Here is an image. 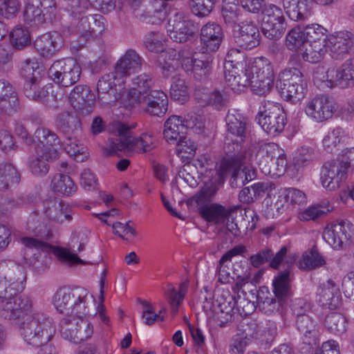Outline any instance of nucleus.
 <instances>
[{
	"instance_id": "f257e3e1",
	"label": "nucleus",
	"mask_w": 354,
	"mask_h": 354,
	"mask_svg": "<svg viewBox=\"0 0 354 354\" xmlns=\"http://www.w3.org/2000/svg\"><path fill=\"white\" fill-rule=\"evenodd\" d=\"M14 274H8L0 281V308L5 319L15 321L32 309V300L28 295L17 294L24 289L26 276L23 270L17 268Z\"/></svg>"
},
{
	"instance_id": "f03ea898",
	"label": "nucleus",
	"mask_w": 354,
	"mask_h": 354,
	"mask_svg": "<svg viewBox=\"0 0 354 354\" xmlns=\"http://www.w3.org/2000/svg\"><path fill=\"white\" fill-rule=\"evenodd\" d=\"M30 310L16 319V326L27 344L37 347L52 340L56 326L53 319L44 313L27 315Z\"/></svg>"
},
{
	"instance_id": "7ed1b4c3",
	"label": "nucleus",
	"mask_w": 354,
	"mask_h": 354,
	"mask_svg": "<svg viewBox=\"0 0 354 354\" xmlns=\"http://www.w3.org/2000/svg\"><path fill=\"white\" fill-rule=\"evenodd\" d=\"M113 127L115 134L109 139L104 147L107 155L120 151L126 154L145 152L155 147L156 139L152 133H142L139 138H136L131 136L126 124L118 122L114 124Z\"/></svg>"
},
{
	"instance_id": "20e7f679",
	"label": "nucleus",
	"mask_w": 354,
	"mask_h": 354,
	"mask_svg": "<svg viewBox=\"0 0 354 354\" xmlns=\"http://www.w3.org/2000/svg\"><path fill=\"white\" fill-rule=\"evenodd\" d=\"M203 57L204 59H202L203 57L193 58L185 55V52L183 50L178 52L171 50L159 57L158 65L162 69L163 75L168 77L176 71V66L180 62L185 71L192 70L194 77L202 80L210 73L212 62L209 55L205 54Z\"/></svg>"
},
{
	"instance_id": "39448f33",
	"label": "nucleus",
	"mask_w": 354,
	"mask_h": 354,
	"mask_svg": "<svg viewBox=\"0 0 354 354\" xmlns=\"http://www.w3.org/2000/svg\"><path fill=\"white\" fill-rule=\"evenodd\" d=\"M21 244L25 247L26 250H35L37 252H52L57 259L68 265H74L82 262V259L77 255L84 250L85 243L78 241V239L73 236L69 248L60 247H52L50 245L43 241L32 237L24 236L20 239Z\"/></svg>"
},
{
	"instance_id": "423d86ee",
	"label": "nucleus",
	"mask_w": 354,
	"mask_h": 354,
	"mask_svg": "<svg viewBox=\"0 0 354 354\" xmlns=\"http://www.w3.org/2000/svg\"><path fill=\"white\" fill-rule=\"evenodd\" d=\"M308 80L299 67H288L278 76L277 87L286 101L296 104L307 92Z\"/></svg>"
},
{
	"instance_id": "0eeeda50",
	"label": "nucleus",
	"mask_w": 354,
	"mask_h": 354,
	"mask_svg": "<svg viewBox=\"0 0 354 354\" xmlns=\"http://www.w3.org/2000/svg\"><path fill=\"white\" fill-rule=\"evenodd\" d=\"M248 85L251 91L259 95H266L273 87L274 73L270 60L260 57L254 59L246 69Z\"/></svg>"
},
{
	"instance_id": "6e6552de",
	"label": "nucleus",
	"mask_w": 354,
	"mask_h": 354,
	"mask_svg": "<svg viewBox=\"0 0 354 354\" xmlns=\"http://www.w3.org/2000/svg\"><path fill=\"white\" fill-rule=\"evenodd\" d=\"M252 159V154L249 151H240L234 156H227L221 162L220 170L223 175L231 174L232 185L243 186L256 178V171L250 166H244Z\"/></svg>"
},
{
	"instance_id": "1a4fd4ad",
	"label": "nucleus",
	"mask_w": 354,
	"mask_h": 354,
	"mask_svg": "<svg viewBox=\"0 0 354 354\" xmlns=\"http://www.w3.org/2000/svg\"><path fill=\"white\" fill-rule=\"evenodd\" d=\"M87 1L72 0L70 4L71 22L69 29L75 35L78 36V40L71 42V48L79 50L83 47L87 41L91 39V21L88 15L84 16L86 10L89 8Z\"/></svg>"
},
{
	"instance_id": "9d476101",
	"label": "nucleus",
	"mask_w": 354,
	"mask_h": 354,
	"mask_svg": "<svg viewBox=\"0 0 354 354\" xmlns=\"http://www.w3.org/2000/svg\"><path fill=\"white\" fill-rule=\"evenodd\" d=\"M256 120L263 131L272 136L280 134L286 124V115L283 106L271 101L262 103Z\"/></svg>"
},
{
	"instance_id": "9b49d317",
	"label": "nucleus",
	"mask_w": 354,
	"mask_h": 354,
	"mask_svg": "<svg viewBox=\"0 0 354 354\" xmlns=\"http://www.w3.org/2000/svg\"><path fill=\"white\" fill-rule=\"evenodd\" d=\"M164 126V138L171 144L176 143L183 137L180 134L184 133L183 130L185 129L194 133L201 134L205 127L203 118L196 113L188 114L185 119L178 115H172L166 120Z\"/></svg>"
},
{
	"instance_id": "f8f14e48",
	"label": "nucleus",
	"mask_w": 354,
	"mask_h": 354,
	"mask_svg": "<svg viewBox=\"0 0 354 354\" xmlns=\"http://www.w3.org/2000/svg\"><path fill=\"white\" fill-rule=\"evenodd\" d=\"M257 156H261L259 166L262 171L268 175L281 176L287 167V160L279 147L274 143L262 145Z\"/></svg>"
},
{
	"instance_id": "ddd939ff",
	"label": "nucleus",
	"mask_w": 354,
	"mask_h": 354,
	"mask_svg": "<svg viewBox=\"0 0 354 354\" xmlns=\"http://www.w3.org/2000/svg\"><path fill=\"white\" fill-rule=\"evenodd\" d=\"M124 83L114 70L102 75L97 84L98 101L103 106L116 101L121 104V97L125 95V91H122Z\"/></svg>"
},
{
	"instance_id": "4468645a",
	"label": "nucleus",
	"mask_w": 354,
	"mask_h": 354,
	"mask_svg": "<svg viewBox=\"0 0 354 354\" xmlns=\"http://www.w3.org/2000/svg\"><path fill=\"white\" fill-rule=\"evenodd\" d=\"M261 26L266 37L271 39L280 38L286 28L282 9L272 3L266 5L261 10Z\"/></svg>"
},
{
	"instance_id": "2eb2a0df",
	"label": "nucleus",
	"mask_w": 354,
	"mask_h": 354,
	"mask_svg": "<svg viewBox=\"0 0 354 354\" xmlns=\"http://www.w3.org/2000/svg\"><path fill=\"white\" fill-rule=\"evenodd\" d=\"M133 14L140 21L158 24L167 15V3L164 0H131Z\"/></svg>"
},
{
	"instance_id": "dca6fc26",
	"label": "nucleus",
	"mask_w": 354,
	"mask_h": 354,
	"mask_svg": "<svg viewBox=\"0 0 354 354\" xmlns=\"http://www.w3.org/2000/svg\"><path fill=\"white\" fill-rule=\"evenodd\" d=\"M154 81L150 74L143 73L131 80V87L121 97V105L129 110H132V104H140L145 98L150 95Z\"/></svg>"
},
{
	"instance_id": "f3484780",
	"label": "nucleus",
	"mask_w": 354,
	"mask_h": 354,
	"mask_svg": "<svg viewBox=\"0 0 354 354\" xmlns=\"http://www.w3.org/2000/svg\"><path fill=\"white\" fill-rule=\"evenodd\" d=\"M57 8L55 0H28L24 10V21L30 26H39L55 15Z\"/></svg>"
},
{
	"instance_id": "a211bd4d",
	"label": "nucleus",
	"mask_w": 354,
	"mask_h": 354,
	"mask_svg": "<svg viewBox=\"0 0 354 354\" xmlns=\"http://www.w3.org/2000/svg\"><path fill=\"white\" fill-rule=\"evenodd\" d=\"M48 75L55 83L66 87L75 84L80 80L81 68L73 58L59 59L51 65Z\"/></svg>"
},
{
	"instance_id": "6ab92c4d",
	"label": "nucleus",
	"mask_w": 354,
	"mask_h": 354,
	"mask_svg": "<svg viewBox=\"0 0 354 354\" xmlns=\"http://www.w3.org/2000/svg\"><path fill=\"white\" fill-rule=\"evenodd\" d=\"M60 333L64 339L77 344L92 336L93 327L84 317H64L60 322Z\"/></svg>"
},
{
	"instance_id": "aec40b11",
	"label": "nucleus",
	"mask_w": 354,
	"mask_h": 354,
	"mask_svg": "<svg viewBox=\"0 0 354 354\" xmlns=\"http://www.w3.org/2000/svg\"><path fill=\"white\" fill-rule=\"evenodd\" d=\"M354 225L347 220L328 225L323 232L324 240L333 248H342L352 237Z\"/></svg>"
},
{
	"instance_id": "412c9836",
	"label": "nucleus",
	"mask_w": 354,
	"mask_h": 354,
	"mask_svg": "<svg viewBox=\"0 0 354 354\" xmlns=\"http://www.w3.org/2000/svg\"><path fill=\"white\" fill-rule=\"evenodd\" d=\"M290 271L285 270L280 272L273 279V292L277 298H266L263 304L264 308L269 307L268 310L271 312L278 311L282 302L289 298L292 295L290 286Z\"/></svg>"
},
{
	"instance_id": "4be33fe9",
	"label": "nucleus",
	"mask_w": 354,
	"mask_h": 354,
	"mask_svg": "<svg viewBox=\"0 0 354 354\" xmlns=\"http://www.w3.org/2000/svg\"><path fill=\"white\" fill-rule=\"evenodd\" d=\"M347 165L342 164L339 160L326 162L321 172V183L328 191L340 187L347 178Z\"/></svg>"
},
{
	"instance_id": "5701e85b",
	"label": "nucleus",
	"mask_w": 354,
	"mask_h": 354,
	"mask_svg": "<svg viewBox=\"0 0 354 354\" xmlns=\"http://www.w3.org/2000/svg\"><path fill=\"white\" fill-rule=\"evenodd\" d=\"M304 111L311 120L322 122L331 118L336 111L334 101L326 95H320L310 100Z\"/></svg>"
},
{
	"instance_id": "b1692460",
	"label": "nucleus",
	"mask_w": 354,
	"mask_h": 354,
	"mask_svg": "<svg viewBox=\"0 0 354 354\" xmlns=\"http://www.w3.org/2000/svg\"><path fill=\"white\" fill-rule=\"evenodd\" d=\"M227 125L226 142L227 145L232 142L236 145L238 150L239 145L242 143L246 137V120L240 113L235 110L229 111L226 117Z\"/></svg>"
},
{
	"instance_id": "393cba45",
	"label": "nucleus",
	"mask_w": 354,
	"mask_h": 354,
	"mask_svg": "<svg viewBox=\"0 0 354 354\" xmlns=\"http://www.w3.org/2000/svg\"><path fill=\"white\" fill-rule=\"evenodd\" d=\"M326 81L330 87L337 86L342 88L354 86V59L345 61L337 69L329 68L326 73Z\"/></svg>"
},
{
	"instance_id": "a878e982",
	"label": "nucleus",
	"mask_w": 354,
	"mask_h": 354,
	"mask_svg": "<svg viewBox=\"0 0 354 354\" xmlns=\"http://www.w3.org/2000/svg\"><path fill=\"white\" fill-rule=\"evenodd\" d=\"M142 110L152 116L162 117L168 110V97L161 90H153L140 104H132V109Z\"/></svg>"
},
{
	"instance_id": "bb28decb",
	"label": "nucleus",
	"mask_w": 354,
	"mask_h": 354,
	"mask_svg": "<svg viewBox=\"0 0 354 354\" xmlns=\"http://www.w3.org/2000/svg\"><path fill=\"white\" fill-rule=\"evenodd\" d=\"M71 299L68 301L66 317H84L89 314L88 292L83 288H76L70 290Z\"/></svg>"
},
{
	"instance_id": "cd10ccee",
	"label": "nucleus",
	"mask_w": 354,
	"mask_h": 354,
	"mask_svg": "<svg viewBox=\"0 0 354 354\" xmlns=\"http://www.w3.org/2000/svg\"><path fill=\"white\" fill-rule=\"evenodd\" d=\"M58 158L57 149H49L47 151H37L28 158V167L32 175L37 177L46 176L49 171V162Z\"/></svg>"
},
{
	"instance_id": "c85d7f7f",
	"label": "nucleus",
	"mask_w": 354,
	"mask_h": 354,
	"mask_svg": "<svg viewBox=\"0 0 354 354\" xmlns=\"http://www.w3.org/2000/svg\"><path fill=\"white\" fill-rule=\"evenodd\" d=\"M71 105L82 113H89L95 102V95L87 85L79 84L70 93Z\"/></svg>"
},
{
	"instance_id": "c756f323",
	"label": "nucleus",
	"mask_w": 354,
	"mask_h": 354,
	"mask_svg": "<svg viewBox=\"0 0 354 354\" xmlns=\"http://www.w3.org/2000/svg\"><path fill=\"white\" fill-rule=\"evenodd\" d=\"M142 59L133 49L127 50L117 61L114 71L125 82L127 77L139 72L142 69Z\"/></svg>"
},
{
	"instance_id": "7c9ffc66",
	"label": "nucleus",
	"mask_w": 354,
	"mask_h": 354,
	"mask_svg": "<svg viewBox=\"0 0 354 354\" xmlns=\"http://www.w3.org/2000/svg\"><path fill=\"white\" fill-rule=\"evenodd\" d=\"M223 38L221 26L215 22H208L201 30L200 40L204 52L217 50Z\"/></svg>"
},
{
	"instance_id": "2f4dec72",
	"label": "nucleus",
	"mask_w": 354,
	"mask_h": 354,
	"mask_svg": "<svg viewBox=\"0 0 354 354\" xmlns=\"http://www.w3.org/2000/svg\"><path fill=\"white\" fill-rule=\"evenodd\" d=\"M353 46V34L339 31L328 36L327 47L333 59H339L346 55Z\"/></svg>"
},
{
	"instance_id": "473e14b6",
	"label": "nucleus",
	"mask_w": 354,
	"mask_h": 354,
	"mask_svg": "<svg viewBox=\"0 0 354 354\" xmlns=\"http://www.w3.org/2000/svg\"><path fill=\"white\" fill-rule=\"evenodd\" d=\"M195 26L191 20L183 19L182 15H176L173 21H169L167 28L169 37L174 41L183 43L192 37Z\"/></svg>"
},
{
	"instance_id": "72a5a7b5",
	"label": "nucleus",
	"mask_w": 354,
	"mask_h": 354,
	"mask_svg": "<svg viewBox=\"0 0 354 354\" xmlns=\"http://www.w3.org/2000/svg\"><path fill=\"white\" fill-rule=\"evenodd\" d=\"M19 105L15 88L9 82L0 80V116L12 114L17 111Z\"/></svg>"
},
{
	"instance_id": "f704fd0d",
	"label": "nucleus",
	"mask_w": 354,
	"mask_h": 354,
	"mask_svg": "<svg viewBox=\"0 0 354 354\" xmlns=\"http://www.w3.org/2000/svg\"><path fill=\"white\" fill-rule=\"evenodd\" d=\"M282 4L286 15L292 21H304L313 15L310 0H282Z\"/></svg>"
},
{
	"instance_id": "c9c22d12",
	"label": "nucleus",
	"mask_w": 354,
	"mask_h": 354,
	"mask_svg": "<svg viewBox=\"0 0 354 354\" xmlns=\"http://www.w3.org/2000/svg\"><path fill=\"white\" fill-rule=\"evenodd\" d=\"M200 214L208 222L215 224H223L226 219L233 216L237 213L239 207L232 206L227 209L221 205L214 203L199 206Z\"/></svg>"
},
{
	"instance_id": "e433bc0d",
	"label": "nucleus",
	"mask_w": 354,
	"mask_h": 354,
	"mask_svg": "<svg viewBox=\"0 0 354 354\" xmlns=\"http://www.w3.org/2000/svg\"><path fill=\"white\" fill-rule=\"evenodd\" d=\"M44 212L50 221L58 224L69 223L72 220L71 210L68 205L57 199L44 202Z\"/></svg>"
},
{
	"instance_id": "4c0bfd02",
	"label": "nucleus",
	"mask_w": 354,
	"mask_h": 354,
	"mask_svg": "<svg viewBox=\"0 0 354 354\" xmlns=\"http://www.w3.org/2000/svg\"><path fill=\"white\" fill-rule=\"evenodd\" d=\"M63 45L62 35L57 32H48L39 37L34 42L36 50L43 57H50Z\"/></svg>"
},
{
	"instance_id": "58836bf2",
	"label": "nucleus",
	"mask_w": 354,
	"mask_h": 354,
	"mask_svg": "<svg viewBox=\"0 0 354 354\" xmlns=\"http://www.w3.org/2000/svg\"><path fill=\"white\" fill-rule=\"evenodd\" d=\"M60 144L57 135L52 130L44 127H39L32 137L30 145H33L34 150L47 151L55 149L54 147Z\"/></svg>"
},
{
	"instance_id": "ea45409f",
	"label": "nucleus",
	"mask_w": 354,
	"mask_h": 354,
	"mask_svg": "<svg viewBox=\"0 0 354 354\" xmlns=\"http://www.w3.org/2000/svg\"><path fill=\"white\" fill-rule=\"evenodd\" d=\"M259 37L257 26L251 21H245L240 26L236 42L243 49H252L259 44Z\"/></svg>"
},
{
	"instance_id": "a19ab883",
	"label": "nucleus",
	"mask_w": 354,
	"mask_h": 354,
	"mask_svg": "<svg viewBox=\"0 0 354 354\" xmlns=\"http://www.w3.org/2000/svg\"><path fill=\"white\" fill-rule=\"evenodd\" d=\"M247 252L246 248L243 245H238L225 253L216 266V274L218 281L222 284L229 283L232 279L229 272L230 268L227 263L230 262L234 257L242 255Z\"/></svg>"
},
{
	"instance_id": "79ce46f5",
	"label": "nucleus",
	"mask_w": 354,
	"mask_h": 354,
	"mask_svg": "<svg viewBox=\"0 0 354 354\" xmlns=\"http://www.w3.org/2000/svg\"><path fill=\"white\" fill-rule=\"evenodd\" d=\"M317 295L322 306L335 309L339 304V288L332 279H328L321 284L317 288Z\"/></svg>"
},
{
	"instance_id": "37998d69",
	"label": "nucleus",
	"mask_w": 354,
	"mask_h": 354,
	"mask_svg": "<svg viewBox=\"0 0 354 354\" xmlns=\"http://www.w3.org/2000/svg\"><path fill=\"white\" fill-rule=\"evenodd\" d=\"M298 330L304 335V344L309 346V351L313 350L319 344L318 330L313 320L308 315H303L297 318Z\"/></svg>"
},
{
	"instance_id": "c03bdc74",
	"label": "nucleus",
	"mask_w": 354,
	"mask_h": 354,
	"mask_svg": "<svg viewBox=\"0 0 354 354\" xmlns=\"http://www.w3.org/2000/svg\"><path fill=\"white\" fill-rule=\"evenodd\" d=\"M189 282L187 281L180 283L178 288L171 284L167 286L165 296L173 315H176L178 312L179 307L183 304L187 292Z\"/></svg>"
},
{
	"instance_id": "a18cd8bd",
	"label": "nucleus",
	"mask_w": 354,
	"mask_h": 354,
	"mask_svg": "<svg viewBox=\"0 0 354 354\" xmlns=\"http://www.w3.org/2000/svg\"><path fill=\"white\" fill-rule=\"evenodd\" d=\"M348 138L345 130L341 127H335L328 131L322 140L324 149L333 153L337 149L339 144L343 142Z\"/></svg>"
},
{
	"instance_id": "49530a36",
	"label": "nucleus",
	"mask_w": 354,
	"mask_h": 354,
	"mask_svg": "<svg viewBox=\"0 0 354 354\" xmlns=\"http://www.w3.org/2000/svg\"><path fill=\"white\" fill-rule=\"evenodd\" d=\"M19 180V174L12 165L0 163V190L8 189L16 186Z\"/></svg>"
},
{
	"instance_id": "de8ad7c7",
	"label": "nucleus",
	"mask_w": 354,
	"mask_h": 354,
	"mask_svg": "<svg viewBox=\"0 0 354 354\" xmlns=\"http://www.w3.org/2000/svg\"><path fill=\"white\" fill-rule=\"evenodd\" d=\"M51 186L55 193L68 196L74 194L77 189L70 176L62 174L54 176Z\"/></svg>"
},
{
	"instance_id": "09e8293b",
	"label": "nucleus",
	"mask_w": 354,
	"mask_h": 354,
	"mask_svg": "<svg viewBox=\"0 0 354 354\" xmlns=\"http://www.w3.org/2000/svg\"><path fill=\"white\" fill-rule=\"evenodd\" d=\"M326 261L315 249L305 252L297 262L299 269L312 270L324 266Z\"/></svg>"
},
{
	"instance_id": "8fccbe9b",
	"label": "nucleus",
	"mask_w": 354,
	"mask_h": 354,
	"mask_svg": "<svg viewBox=\"0 0 354 354\" xmlns=\"http://www.w3.org/2000/svg\"><path fill=\"white\" fill-rule=\"evenodd\" d=\"M66 153L77 162H84L88 158L87 148L75 137H68L64 147Z\"/></svg>"
},
{
	"instance_id": "3c124183",
	"label": "nucleus",
	"mask_w": 354,
	"mask_h": 354,
	"mask_svg": "<svg viewBox=\"0 0 354 354\" xmlns=\"http://www.w3.org/2000/svg\"><path fill=\"white\" fill-rule=\"evenodd\" d=\"M221 12L226 24L230 25L236 24L242 15L239 0H223Z\"/></svg>"
},
{
	"instance_id": "603ef678",
	"label": "nucleus",
	"mask_w": 354,
	"mask_h": 354,
	"mask_svg": "<svg viewBox=\"0 0 354 354\" xmlns=\"http://www.w3.org/2000/svg\"><path fill=\"white\" fill-rule=\"evenodd\" d=\"M241 69H224L225 83L227 87L234 92L241 91L248 84V78L246 73L241 77L239 72Z\"/></svg>"
},
{
	"instance_id": "864d4df0",
	"label": "nucleus",
	"mask_w": 354,
	"mask_h": 354,
	"mask_svg": "<svg viewBox=\"0 0 354 354\" xmlns=\"http://www.w3.org/2000/svg\"><path fill=\"white\" fill-rule=\"evenodd\" d=\"M55 122L57 127L65 134L73 133L81 129L79 118L75 115L68 112L59 114Z\"/></svg>"
},
{
	"instance_id": "5fc2aeb1",
	"label": "nucleus",
	"mask_w": 354,
	"mask_h": 354,
	"mask_svg": "<svg viewBox=\"0 0 354 354\" xmlns=\"http://www.w3.org/2000/svg\"><path fill=\"white\" fill-rule=\"evenodd\" d=\"M324 324L329 333L337 336L344 334L348 328L346 319L341 314L336 313L327 315Z\"/></svg>"
},
{
	"instance_id": "6e6d98bb",
	"label": "nucleus",
	"mask_w": 354,
	"mask_h": 354,
	"mask_svg": "<svg viewBox=\"0 0 354 354\" xmlns=\"http://www.w3.org/2000/svg\"><path fill=\"white\" fill-rule=\"evenodd\" d=\"M328 50L327 43H308L302 53L303 59L310 63H318Z\"/></svg>"
},
{
	"instance_id": "4d7b16f0",
	"label": "nucleus",
	"mask_w": 354,
	"mask_h": 354,
	"mask_svg": "<svg viewBox=\"0 0 354 354\" xmlns=\"http://www.w3.org/2000/svg\"><path fill=\"white\" fill-rule=\"evenodd\" d=\"M170 96L172 100L184 104L189 99V91L187 86L180 75H175L172 78V83L170 88Z\"/></svg>"
},
{
	"instance_id": "13d9d810",
	"label": "nucleus",
	"mask_w": 354,
	"mask_h": 354,
	"mask_svg": "<svg viewBox=\"0 0 354 354\" xmlns=\"http://www.w3.org/2000/svg\"><path fill=\"white\" fill-rule=\"evenodd\" d=\"M304 27L296 26L286 37V45L291 50H298L307 43Z\"/></svg>"
},
{
	"instance_id": "bf43d9fd",
	"label": "nucleus",
	"mask_w": 354,
	"mask_h": 354,
	"mask_svg": "<svg viewBox=\"0 0 354 354\" xmlns=\"http://www.w3.org/2000/svg\"><path fill=\"white\" fill-rule=\"evenodd\" d=\"M216 0H188L191 12L198 17H206L213 11Z\"/></svg>"
},
{
	"instance_id": "052dcab7",
	"label": "nucleus",
	"mask_w": 354,
	"mask_h": 354,
	"mask_svg": "<svg viewBox=\"0 0 354 354\" xmlns=\"http://www.w3.org/2000/svg\"><path fill=\"white\" fill-rule=\"evenodd\" d=\"M306 37L308 43H327V30L318 24L304 26Z\"/></svg>"
},
{
	"instance_id": "680f3d73",
	"label": "nucleus",
	"mask_w": 354,
	"mask_h": 354,
	"mask_svg": "<svg viewBox=\"0 0 354 354\" xmlns=\"http://www.w3.org/2000/svg\"><path fill=\"white\" fill-rule=\"evenodd\" d=\"M39 80H27L24 84V93L31 100L44 102L46 97H49L48 93L44 88H40Z\"/></svg>"
},
{
	"instance_id": "e2e57ef3",
	"label": "nucleus",
	"mask_w": 354,
	"mask_h": 354,
	"mask_svg": "<svg viewBox=\"0 0 354 354\" xmlns=\"http://www.w3.org/2000/svg\"><path fill=\"white\" fill-rule=\"evenodd\" d=\"M164 37L162 34L157 32H151L145 36V47L151 52L158 53H161L160 55L158 57V59L159 57L164 53H169L171 50H175L174 49H171L167 51H164Z\"/></svg>"
},
{
	"instance_id": "0e129e2a",
	"label": "nucleus",
	"mask_w": 354,
	"mask_h": 354,
	"mask_svg": "<svg viewBox=\"0 0 354 354\" xmlns=\"http://www.w3.org/2000/svg\"><path fill=\"white\" fill-rule=\"evenodd\" d=\"M10 40L13 46L21 49L30 44V35L29 31L21 26H17L10 32Z\"/></svg>"
},
{
	"instance_id": "69168bd1",
	"label": "nucleus",
	"mask_w": 354,
	"mask_h": 354,
	"mask_svg": "<svg viewBox=\"0 0 354 354\" xmlns=\"http://www.w3.org/2000/svg\"><path fill=\"white\" fill-rule=\"evenodd\" d=\"M217 191L218 187L215 183H205L201 191L193 196L192 201L195 202L198 206L206 205L212 200Z\"/></svg>"
},
{
	"instance_id": "338daca9",
	"label": "nucleus",
	"mask_w": 354,
	"mask_h": 354,
	"mask_svg": "<svg viewBox=\"0 0 354 354\" xmlns=\"http://www.w3.org/2000/svg\"><path fill=\"white\" fill-rule=\"evenodd\" d=\"M196 97L199 102L214 106L216 109H220L225 104V99L218 91H214L209 93H203L200 91L195 93Z\"/></svg>"
},
{
	"instance_id": "774afa93",
	"label": "nucleus",
	"mask_w": 354,
	"mask_h": 354,
	"mask_svg": "<svg viewBox=\"0 0 354 354\" xmlns=\"http://www.w3.org/2000/svg\"><path fill=\"white\" fill-rule=\"evenodd\" d=\"M41 69L35 59H26L21 66V75L27 80H40Z\"/></svg>"
}]
</instances>
